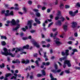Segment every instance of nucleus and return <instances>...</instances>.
<instances>
[{
    "instance_id": "f257e3e1",
    "label": "nucleus",
    "mask_w": 80,
    "mask_h": 80,
    "mask_svg": "<svg viewBox=\"0 0 80 80\" xmlns=\"http://www.w3.org/2000/svg\"><path fill=\"white\" fill-rule=\"evenodd\" d=\"M3 50L4 52L1 51V54H2V55H5V56H8V55H10L12 57H15V54H13L10 52L8 53V50H7V48H4Z\"/></svg>"
},
{
    "instance_id": "f03ea898",
    "label": "nucleus",
    "mask_w": 80,
    "mask_h": 80,
    "mask_svg": "<svg viewBox=\"0 0 80 80\" xmlns=\"http://www.w3.org/2000/svg\"><path fill=\"white\" fill-rule=\"evenodd\" d=\"M67 65L68 67H71V63H70V61L68 60H66L64 61V65H63V68H65V67H66V66H67Z\"/></svg>"
},
{
    "instance_id": "7ed1b4c3",
    "label": "nucleus",
    "mask_w": 80,
    "mask_h": 80,
    "mask_svg": "<svg viewBox=\"0 0 80 80\" xmlns=\"http://www.w3.org/2000/svg\"><path fill=\"white\" fill-rule=\"evenodd\" d=\"M69 15H70L72 17H74L76 15L77 13H78V10H76V11L74 12L72 11H70L69 12Z\"/></svg>"
},
{
    "instance_id": "20e7f679",
    "label": "nucleus",
    "mask_w": 80,
    "mask_h": 80,
    "mask_svg": "<svg viewBox=\"0 0 80 80\" xmlns=\"http://www.w3.org/2000/svg\"><path fill=\"white\" fill-rule=\"evenodd\" d=\"M31 42H32V43L33 44L34 46H36V47L37 48H39L40 47V45H39L38 43H37V42H36V41L34 40H32Z\"/></svg>"
},
{
    "instance_id": "39448f33",
    "label": "nucleus",
    "mask_w": 80,
    "mask_h": 80,
    "mask_svg": "<svg viewBox=\"0 0 80 80\" xmlns=\"http://www.w3.org/2000/svg\"><path fill=\"white\" fill-rule=\"evenodd\" d=\"M69 50L68 49L66 50L65 52H62L61 53L62 55V56H64V55H66V56H68V55H69Z\"/></svg>"
},
{
    "instance_id": "423d86ee",
    "label": "nucleus",
    "mask_w": 80,
    "mask_h": 80,
    "mask_svg": "<svg viewBox=\"0 0 80 80\" xmlns=\"http://www.w3.org/2000/svg\"><path fill=\"white\" fill-rule=\"evenodd\" d=\"M30 61L28 59H27L26 61L24 59H22L21 61V62L22 63L24 64L25 63V65H27V63H29Z\"/></svg>"
},
{
    "instance_id": "0eeeda50",
    "label": "nucleus",
    "mask_w": 80,
    "mask_h": 80,
    "mask_svg": "<svg viewBox=\"0 0 80 80\" xmlns=\"http://www.w3.org/2000/svg\"><path fill=\"white\" fill-rule=\"evenodd\" d=\"M32 22H33V20H32L28 21V22L27 25L29 27V28H32Z\"/></svg>"
},
{
    "instance_id": "6e6552de",
    "label": "nucleus",
    "mask_w": 80,
    "mask_h": 80,
    "mask_svg": "<svg viewBox=\"0 0 80 80\" xmlns=\"http://www.w3.org/2000/svg\"><path fill=\"white\" fill-rule=\"evenodd\" d=\"M61 71V69H58L57 70L55 69H53L51 70V72H52L54 73H59V72H60Z\"/></svg>"
},
{
    "instance_id": "1a4fd4ad",
    "label": "nucleus",
    "mask_w": 80,
    "mask_h": 80,
    "mask_svg": "<svg viewBox=\"0 0 80 80\" xmlns=\"http://www.w3.org/2000/svg\"><path fill=\"white\" fill-rule=\"evenodd\" d=\"M10 23L12 24V25H17V22H15V19H13L10 22Z\"/></svg>"
},
{
    "instance_id": "9d476101",
    "label": "nucleus",
    "mask_w": 80,
    "mask_h": 80,
    "mask_svg": "<svg viewBox=\"0 0 80 80\" xmlns=\"http://www.w3.org/2000/svg\"><path fill=\"white\" fill-rule=\"evenodd\" d=\"M12 63H20V61L18 59H16L15 61L13 60L12 61Z\"/></svg>"
},
{
    "instance_id": "9b49d317",
    "label": "nucleus",
    "mask_w": 80,
    "mask_h": 80,
    "mask_svg": "<svg viewBox=\"0 0 80 80\" xmlns=\"http://www.w3.org/2000/svg\"><path fill=\"white\" fill-rule=\"evenodd\" d=\"M16 50L15 51V53H17L18 52H20H20H22V51H23V49L22 48H16Z\"/></svg>"
},
{
    "instance_id": "f8f14e48",
    "label": "nucleus",
    "mask_w": 80,
    "mask_h": 80,
    "mask_svg": "<svg viewBox=\"0 0 80 80\" xmlns=\"http://www.w3.org/2000/svg\"><path fill=\"white\" fill-rule=\"evenodd\" d=\"M55 25H59V26H61V25H62V22H61V21H60V20H58L57 22H55Z\"/></svg>"
},
{
    "instance_id": "ddd939ff",
    "label": "nucleus",
    "mask_w": 80,
    "mask_h": 80,
    "mask_svg": "<svg viewBox=\"0 0 80 80\" xmlns=\"http://www.w3.org/2000/svg\"><path fill=\"white\" fill-rule=\"evenodd\" d=\"M35 21L38 24H40L41 23V22L40 20H39L37 18H35Z\"/></svg>"
},
{
    "instance_id": "4468645a",
    "label": "nucleus",
    "mask_w": 80,
    "mask_h": 80,
    "mask_svg": "<svg viewBox=\"0 0 80 80\" xmlns=\"http://www.w3.org/2000/svg\"><path fill=\"white\" fill-rule=\"evenodd\" d=\"M20 28V24H18V26L14 28H13L12 29V30H13V31L17 30H18V28Z\"/></svg>"
},
{
    "instance_id": "2eb2a0df",
    "label": "nucleus",
    "mask_w": 80,
    "mask_h": 80,
    "mask_svg": "<svg viewBox=\"0 0 80 80\" xmlns=\"http://www.w3.org/2000/svg\"><path fill=\"white\" fill-rule=\"evenodd\" d=\"M67 28L68 27L67 25H63V29L65 32H66L67 30Z\"/></svg>"
},
{
    "instance_id": "dca6fc26",
    "label": "nucleus",
    "mask_w": 80,
    "mask_h": 80,
    "mask_svg": "<svg viewBox=\"0 0 80 80\" xmlns=\"http://www.w3.org/2000/svg\"><path fill=\"white\" fill-rule=\"evenodd\" d=\"M41 72L42 73V77H43V76H45L46 75V72H45V71L44 70H42Z\"/></svg>"
},
{
    "instance_id": "f3484780",
    "label": "nucleus",
    "mask_w": 80,
    "mask_h": 80,
    "mask_svg": "<svg viewBox=\"0 0 80 80\" xmlns=\"http://www.w3.org/2000/svg\"><path fill=\"white\" fill-rule=\"evenodd\" d=\"M55 43L57 46H60V45H62V42L58 41H56L55 42Z\"/></svg>"
},
{
    "instance_id": "a211bd4d",
    "label": "nucleus",
    "mask_w": 80,
    "mask_h": 80,
    "mask_svg": "<svg viewBox=\"0 0 80 80\" xmlns=\"http://www.w3.org/2000/svg\"><path fill=\"white\" fill-rule=\"evenodd\" d=\"M67 57H62L61 58H59V61L60 62H62V60H65V59H66V58H67Z\"/></svg>"
},
{
    "instance_id": "6ab92c4d",
    "label": "nucleus",
    "mask_w": 80,
    "mask_h": 80,
    "mask_svg": "<svg viewBox=\"0 0 80 80\" xmlns=\"http://www.w3.org/2000/svg\"><path fill=\"white\" fill-rule=\"evenodd\" d=\"M77 25V22H73L72 24V27L73 28H75L76 26V25Z\"/></svg>"
},
{
    "instance_id": "aec40b11",
    "label": "nucleus",
    "mask_w": 80,
    "mask_h": 80,
    "mask_svg": "<svg viewBox=\"0 0 80 80\" xmlns=\"http://www.w3.org/2000/svg\"><path fill=\"white\" fill-rule=\"evenodd\" d=\"M29 48V45H26V46H23L22 48L23 49H28V48Z\"/></svg>"
},
{
    "instance_id": "412c9836",
    "label": "nucleus",
    "mask_w": 80,
    "mask_h": 80,
    "mask_svg": "<svg viewBox=\"0 0 80 80\" xmlns=\"http://www.w3.org/2000/svg\"><path fill=\"white\" fill-rule=\"evenodd\" d=\"M10 12V11H9V10H7L6 11V13H5V16H9V13H9V12Z\"/></svg>"
},
{
    "instance_id": "4be33fe9",
    "label": "nucleus",
    "mask_w": 80,
    "mask_h": 80,
    "mask_svg": "<svg viewBox=\"0 0 80 80\" xmlns=\"http://www.w3.org/2000/svg\"><path fill=\"white\" fill-rule=\"evenodd\" d=\"M10 75H12V74L10 73H9L6 74L5 75V77L6 78H7V77H9V76H10Z\"/></svg>"
},
{
    "instance_id": "5701e85b",
    "label": "nucleus",
    "mask_w": 80,
    "mask_h": 80,
    "mask_svg": "<svg viewBox=\"0 0 80 80\" xmlns=\"http://www.w3.org/2000/svg\"><path fill=\"white\" fill-rule=\"evenodd\" d=\"M36 15L37 17H40V13L39 12H37L36 13Z\"/></svg>"
},
{
    "instance_id": "b1692460",
    "label": "nucleus",
    "mask_w": 80,
    "mask_h": 80,
    "mask_svg": "<svg viewBox=\"0 0 80 80\" xmlns=\"http://www.w3.org/2000/svg\"><path fill=\"white\" fill-rule=\"evenodd\" d=\"M1 39L2 40H3V39H5V40H7V37H6V36H1Z\"/></svg>"
},
{
    "instance_id": "393cba45",
    "label": "nucleus",
    "mask_w": 80,
    "mask_h": 80,
    "mask_svg": "<svg viewBox=\"0 0 80 80\" xmlns=\"http://www.w3.org/2000/svg\"><path fill=\"white\" fill-rule=\"evenodd\" d=\"M60 19H61V22H63L65 20V18L63 17H61L60 18Z\"/></svg>"
},
{
    "instance_id": "a878e982",
    "label": "nucleus",
    "mask_w": 80,
    "mask_h": 80,
    "mask_svg": "<svg viewBox=\"0 0 80 80\" xmlns=\"http://www.w3.org/2000/svg\"><path fill=\"white\" fill-rule=\"evenodd\" d=\"M76 6L77 7V8H80V4L79 2L77 3V4H76Z\"/></svg>"
},
{
    "instance_id": "bb28decb",
    "label": "nucleus",
    "mask_w": 80,
    "mask_h": 80,
    "mask_svg": "<svg viewBox=\"0 0 80 80\" xmlns=\"http://www.w3.org/2000/svg\"><path fill=\"white\" fill-rule=\"evenodd\" d=\"M1 44L3 46H5V45H6V43L5 41H2L1 42Z\"/></svg>"
},
{
    "instance_id": "cd10ccee",
    "label": "nucleus",
    "mask_w": 80,
    "mask_h": 80,
    "mask_svg": "<svg viewBox=\"0 0 80 80\" xmlns=\"http://www.w3.org/2000/svg\"><path fill=\"white\" fill-rule=\"evenodd\" d=\"M68 39L70 40H75V39L73 38L72 37H69Z\"/></svg>"
},
{
    "instance_id": "c85d7f7f",
    "label": "nucleus",
    "mask_w": 80,
    "mask_h": 80,
    "mask_svg": "<svg viewBox=\"0 0 80 80\" xmlns=\"http://www.w3.org/2000/svg\"><path fill=\"white\" fill-rule=\"evenodd\" d=\"M35 63L36 64L37 67H39V64H38V60H36Z\"/></svg>"
},
{
    "instance_id": "c756f323",
    "label": "nucleus",
    "mask_w": 80,
    "mask_h": 80,
    "mask_svg": "<svg viewBox=\"0 0 80 80\" xmlns=\"http://www.w3.org/2000/svg\"><path fill=\"white\" fill-rule=\"evenodd\" d=\"M40 50L38 51V53L40 55V56H41L42 55V54H41V53L40 52V51L41 52H42V51L43 50L42 49L40 48Z\"/></svg>"
},
{
    "instance_id": "7c9ffc66",
    "label": "nucleus",
    "mask_w": 80,
    "mask_h": 80,
    "mask_svg": "<svg viewBox=\"0 0 80 80\" xmlns=\"http://www.w3.org/2000/svg\"><path fill=\"white\" fill-rule=\"evenodd\" d=\"M54 68L55 69V70H57L58 68V66L57 64H55L54 65Z\"/></svg>"
},
{
    "instance_id": "2f4dec72",
    "label": "nucleus",
    "mask_w": 80,
    "mask_h": 80,
    "mask_svg": "<svg viewBox=\"0 0 80 80\" xmlns=\"http://www.w3.org/2000/svg\"><path fill=\"white\" fill-rule=\"evenodd\" d=\"M58 4V0H56V1L54 2L53 5H56Z\"/></svg>"
},
{
    "instance_id": "473e14b6",
    "label": "nucleus",
    "mask_w": 80,
    "mask_h": 80,
    "mask_svg": "<svg viewBox=\"0 0 80 80\" xmlns=\"http://www.w3.org/2000/svg\"><path fill=\"white\" fill-rule=\"evenodd\" d=\"M60 8H61V9H62L63 8V7H64L63 4H62V3H61L60 4Z\"/></svg>"
},
{
    "instance_id": "72a5a7b5",
    "label": "nucleus",
    "mask_w": 80,
    "mask_h": 80,
    "mask_svg": "<svg viewBox=\"0 0 80 80\" xmlns=\"http://www.w3.org/2000/svg\"><path fill=\"white\" fill-rule=\"evenodd\" d=\"M58 14H57V16H59V15H61V11H58Z\"/></svg>"
},
{
    "instance_id": "f704fd0d",
    "label": "nucleus",
    "mask_w": 80,
    "mask_h": 80,
    "mask_svg": "<svg viewBox=\"0 0 80 80\" xmlns=\"http://www.w3.org/2000/svg\"><path fill=\"white\" fill-rule=\"evenodd\" d=\"M0 67L1 68H4L5 67V64L4 63H2V66L0 65Z\"/></svg>"
},
{
    "instance_id": "c9c22d12",
    "label": "nucleus",
    "mask_w": 80,
    "mask_h": 80,
    "mask_svg": "<svg viewBox=\"0 0 80 80\" xmlns=\"http://www.w3.org/2000/svg\"><path fill=\"white\" fill-rule=\"evenodd\" d=\"M60 18H59V16H57L55 17V20H58Z\"/></svg>"
},
{
    "instance_id": "e433bc0d",
    "label": "nucleus",
    "mask_w": 80,
    "mask_h": 80,
    "mask_svg": "<svg viewBox=\"0 0 80 80\" xmlns=\"http://www.w3.org/2000/svg\"><path fill=\"white\" fill-rule=\"evenodd\" d=\"M57 35V32H56L55 34H54V36H53V39H55L56 38V36Z\"/></svg>"
},
{
    "instance_id": "4c0bfd02",
    "label": "nucleus",
    "mask_w": 80,
    "mask_h": 80,
    "mask_svg": "<svg viewBox=\"0 0 80 80\" xmlns=\"http://www.w3.org/2000/svg\"><path fill=\"white\" fill-rule=\"evenodd\" d=\"M47 53L46 52H44V58H47V56L46 55Z\"/></svg>"
},
{
    "instance_id": "58836bf2",
    "label": "nucleus",
    "mask_w": 80,
    "mask_h": 80,
    "mask_svg": "<svg viewBox=\"0 0 80 80\" xmlns=\"http://www.w3.org/2000/svg\"><path fill=\"white\" fill-rule=\"evenodd\" d=\"M65 72L66 73H70V70H66Z\"/></svg>"
},
{
    "instance_id": "ea45409f",
    "label": "nucleus",
    "mask_w": 80,
    "mask_h": 80,
    "mask_svg": "<svg viewBox=\"0 0 80 80\" xmlns=\"http://www.w3.org/2000/svg\"><path fill=\"white\" fill-rule=\"evenodd\" d=\"M9 15H13V11H11L9 14Z\"/></svg>"
},
{
    "instance_id": "a19ab883",
    "label": "nucleus",
    "mask_w": 80,
    "mask_h": 80,
    "mask_svg": "<svg viewBox=\"0 0 80 80\" xmlns=\"http://www.w3.org/2000/svg\"><path fill=\"white\" fill-rule=\"evenodd\" d=\"M37 77H42V75L40 74H37Z\"/></svg>"
},
{
    "instance_id": "79ce46f5",
    "label": "nucleus",
    "mask_w": 80,
    "mask_h": 80,
    "mask_svg": "<svg viewBox=\"0 0 80 80\" xmlns=\"http://www.w3.org/2000/svg\"><path fill=\"white\" fill-rule=\"evenodd\" d=\"M53 24V22H52L50 23L49 24H48V27H50L51 25H52Z\"/></svg>"
},
{
    "instance_id": "37998d69",
    "label": "nucleus",
    "mask_w": 80,
    "mask_h": 80,
    "mask_svg": "<svg viewBox=\"0 0 80 80\" xmlns=\"http://www.w3.org/2000/svg\"><path fill=\"white\" fill-rule=\"evenodd\" d=\"M50 18L51 19H53V15L52 14H51L50 15Z\"/></svg>"
},
{
    "instance_id": "c03bdc74",
    "label": "nucleus",
    "mask_w": 80,
    "mask_h": 80,
    "mask_svg": "<svg viewBox=\"0 0 80 80\" xmlns=\"http://www.w3.org/2000/svg\"><path fill=\"white\" fill-rule=\"evenodd\" d=\"M13 78H14V79H17V77H16L14 76H13L11 78V80H12L13 79Z\"/></svg>"
},
{
    "instance_id": "a18cd8bd",
    "label": "nucleus",
    "mask_w": 80,
    "mask_h": 80,
    "mask_svg": "<svg viewBox=\"0 0 80 80\" xmlns=\"http://www.w3.org/2000/svg\"><path fill=\"white\" fill-rule=\"evenodd\" d=\"M74 68H75L76 70H80V67H75Z\"/></svg>"
},
{
    "instance_id": "49530a36",
    "label": "nucleus",
    "mask_w": 80,
    "mask_h": 80,
    "mask_svg": "<svg viewBox=\"0 0 80 80\" xmlns=\"http://www.w3.org/2000/svg\"><path fill=\"white\" fill-rule=\"evenodd\" d=\"M72 52H78L77 49H72Z\"/></svg>"
},
{
    "instance_id": "de8ad7c7",
    "label": "nucleus",
    "mask_w": 80,
    "mask_h": 80,
    "mask_svg": "<svg viewBox=\"0 0 80 80\" xmlns=\"http://www.w3.org/2000/svg\"><path fill=\"white\" fill-rule=\"evenodd\" d=\"M37 55H38V54H37V53H35L33 55V57H37Z\"/></svg>"
},
{
    "instance_id": "09e8293b",
    "label": "nucleus",
    "mask_w": 80,
    "mask_h": 80,
    "mask_svg": "<svg viewBox=\"0 0 80 80\" xmlns=\"http://www.w3.org/2000/svg\"><path fill=\"white\" fill-rule=\"evenodd\" d=\"M50 12H51L50 9L48 8L47 9V12L48 13H50Z\"/></svg>"
},
{
    "instance_id": "8fccbe9b",
    "label": "nucleus",
    "mask_w": 80,
    "mask_h": 80,
    "mask_svg": "<svg viewBox=\"0 0 80 80\" xmlns=\"http://www.w3.org/2000/svg\"><path fill=\"white\" fill-rule=\"evenodd\" d=\"M50 64V62H48L46 63V65H47V66H48V65H49Z\"/></svg>"
},
{
    "instance_id": "3c124183",
    "label": "nucleus",
    "mask_w": 80,
    "mask_h": 80,
    "mask_svg": "<svg viewBox=\"0 0 80 80\" xmlns=\"http://www.w3.org/2000/svg\"><path fill=\"white\" fill-rule=\"evenodd\" d=\"M65 7L66 8H70V6L68 5H66Z\"/></svg>"
},
{
    "instance_id": "603ef678",
    "label": "nucleus",
    "mask_w": 80,
    "mask_h": 80,
    "mask_svg": "<svg viewBox=\"0 0 80 80\" xmlns=\"http://www.w3.org/2000/svg\"><path fill=\"white\" fill-rule=\"evenodd\" d=\"M50 78H51V79H52V78H53V75H52V74L51 73H50Z\"/></svg>"
},
{
    "instance_id": "864d4df0",
    "label": "nucleus",
    "mask_w": 80,
    "mask_h": 80,
    "mask_svg": "<svg viewBox=\"0 0 80 80\" xmlns=\"http://www.w3.org/2000/svg\"><path fill=\"white\" fill-rule=\"evenodd\" d=\"M42 10H45V9H46V7H42Z\"/></svg>"
},
{
    "instance_id": "5fc2aeb1",
    "label": "nucleus",
    "mask_w": 80,
    "mask_h": 80,
    "mask_svg": "<svg viewBox=\"0 0 80 80\" xmlns=\"http://www.w3.org/2000/svg\"><path fill=\"white\" fill-rule=\"evenodd\" d=\"M21 29L23 30V31H24V32H25L26 31V29H25L24 28H21Z\"/></svg>"
},
{
    "instance_id": "6e6d98bb",
    "label": "nucleus",
    "mask_w": 80,
    "mask_h": 80,
    "mask_svg": "<svg viewBox=\"0 0 80 80\" xmlns=\"http://www.w3.org/2000/svg\"><path fill=\"white\" fill-rule=\"evenodd\" d=\"M28 4H29V5H32V2L31 1H29L28 2Z\"/></svg>"
},
{
    "instance_id": "4d7b16f0",
    "label": "nucleus",
    "mask_w": 80,
    "mask_h": 80,
    "mask_svg": "<svg viewBox=\"0 0 80 80\" xmlns=\"http://www.w3.org/2000/svg\"><path fill=\"white\" fill-rule=\"evenodd\" d=\"M74 36H75V37H78V33H77V32H75L74 33Z\"/></svg>"
},
{
    "instance_id": "13d9d810",
    "label": "nucleus",
    "mask_w": 80,
    "mask_h": 80,
    "mask_svg": "<svg viewBox=\"0 0 80 80\" xmlns=\"http://www.w3.org/2000/svg\"><path fill=\"white\" fill-rule=\"evenodd\" d=\"M23 10H24V11L25 12H26V11H27V10L26 9V8L25 7H24L23 8Z\"/></svg>"
},
{
    "instance_id": "bf43d9fd",
    "label": "nucleus",
    "mask_w": 80,
    "mask_h": 80,
    "mask_svg": "<svg viewBox=\"0 0 80 80\" xmlns=\"http://www.w3.org/2000/svg\"><path fill=\"white\" fill-rule=\"evenodd\" d=\"M30 32L31 33H34L35 32V30H31L30 31Z\"/></svg>"
},
{
    "instance_id": "052dcab7",
    "label": "nucleus",
    "mask_w": 80,
    "mask_h": 80,
    "mask_svg": "<svg viewBox=\"0 0 80 80\" xmlns=\"http://www.w3.org/2000/svg\"><path fill=\"white\" fill-rule=\"evenodd\" d=\"M46 43V42H45V41H42L41 42V43L42 44H44V43Z\"/></svg>"
},
{
    "instance_id": "680f3d73",
    "label": "nucleus",
    "mask_w": 80,
    "mask_h": 80,
    "mask_svg": "<svg viewBox=\"0 0 80 80\" xmlns=\"http://www.w3.org/2000/svg\"><path fill=\"white\" fill-rule=\"evenodd\" d=\"M52 30L53 32H55V31H57V28H52Z\"/></svg>"
},
{
    "instance_id": "e2e57ef3",
    "label": "nucleus",
    "mask_w": 80,
    "mask_h": 80,
    "mask_svg": "<svg viewBox=\"0 0 80 80\" xmlns=\"http://www.w3.org/2000/svg\"><path fill=\"white\" fill-rule=\"evenodd\" d=\"M30 79H33V75L30 76Z\"/></svg>"
},
{
    "instance_id": "0e129e2a",
    "label": "nucleus",
    "mask_w": 80,
    "mask_h": 80,
    "mask_svg": "<svg viewBox=\"0 0 80 80\" xmlns=\"http://www.w3.org/2000/svg\"><path fill=\"white\" fill-rule=\"evenodd\" d=\"M68 44H69L70 45H71V44H72V42L69 41L68 42Z\"/></svg>"
},
{
    "instance_id": "69168bd1",
    "label": "nucleus",
    "mask_w": 80,
    "mask_h": 80,
    "mask_svg": "<svg viewBox=\"0 0 80 80\" xmlns=\"http://www.w3.org/2000/svg\"><path fill=\"white\" fill-rule=\"evenodd\" d=\"M46 40L47 42H50V39H46Z\"/></svg>"
},
{
    "instance_id": "338daca9",
    "label": "nucleus",
    "mask_w": 80,
    "mask_h": 80,
    "mask_svg": "<svg viewBox=\"0 0 80 80\" xmlns=\"http://www.w3.org/2000/svg\"><path fill=\"white\" fill-rule=\"evenodd\" d=\"M33 11L34 12H38V9H34L33 10Z\"/></svg>"
},
{
    "instance_id": "774afa93",
    "label": "nucleus",
    "mask_w": 80,
    "mask_h": 80,
    "mask_svg": "<svg viewBox=\"0 0 80 80\" xmlns=\"http://www.w3.org/2000/svg\"><path fill=\"white\" fill-rule=\"evenodd\" d=\"M51 80H57V78H52V79H51Z\"/></svg>"
}]
</instances>
